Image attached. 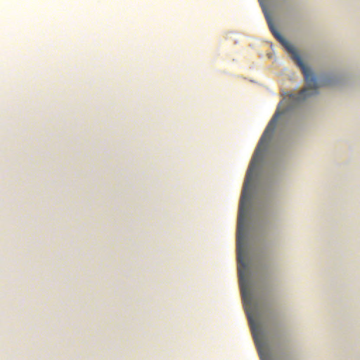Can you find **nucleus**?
<instances>
[{"label": "nucleus", "instance_id": "nucleus-1", "mask_svg": "<svg viewBox=\"0 0 360 360\" xmlns=\"http://www.w3.org/2000/svg\"><path fill=\"white\" fill-rule=\"evenodd\" d=\"M268 26L275 38L284 46L287 51L290 54L291 58L297 63L301 69L306 82V86L301 90L297 95L289 94L283 98L278 104L277 110L275 112L273 117L267 124L266 129L264 131L262 136L259 140L257 147L252 156V159L250 163V167L246 173V177L243 185V189L240 196L239 205V216L238 221V262H240V233L241 229V219L244 214V208L248 200L250 198L248 189L252 181V175L256 169L259 161L262 158V153L266 148L268 141L272 135L281 115H288L293 112L297 106L300 105L301 102L309 98L310 96L316 95L319 92V84L314 75H313L310 68L304 64L303 60L300 56H299L295 48L293 45L290 44L286 39L280 34L279 31L276 30L274 24L266 18Z\"/></svg>", "mask_w": 360, "mask_h": 360}, {"label": "nucleus", "instance_id": "nucleus-2", "mask_svg": "<svg viewBox=\"0 0 360 360\" xmlns=\"http://www.w3.org/2000/svg\"><path fill=\"white\" fill-rule=\"evenodd\" d=\"M240 287H241V289L243 290V283L240 282Z\"/></svg>", "mask_w": 360, "mask_h": 360}]
</instances>
